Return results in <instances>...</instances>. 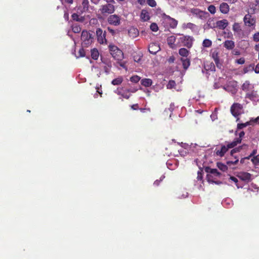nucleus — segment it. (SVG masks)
Returning a JSON list of instances; mask_svg holds the SVG:
<instances>
[{
    "mask_svg": "<svg viewBox=\"0 0 259 259\" xmlns=\"http://www.w3.org/2000/svg\"><path fill=\"white\" fill-rule=\"evenodd\" d=\"M110 53L115 60L122 61L123 58V53L117 47L110 45L109 46Z\"/></svg>",
    "mask_w": 259,
    "mask_h": 259,
    "instance_id": "7ed1b4c3",
    "label": "nucleus"
},
{
    "mask_svg": "<svg viewBox=\"0 0 259 259\" xmlns=\"http://www.w3.org/2000/svg\"><path fill=\"white\" fill-rule=\"evenodd\" d=\"M235 147V143H228L226 145H222L220 149L216 148L214 152L215 155L221 157H223L229 149Z\"/></svg>",
    "mask_w": 259,
    "mask_h": 259,
    "instance_id": "20e7f679",
    "label": "nucleus"
},
{
    "mask_svg": "<svg viewBox=\"0 0 259 259\" xmlns=\"http://www.w3.org/2000/svg\"><path fill=\"white\" fill-rule=\"evenodd\" d=\"M96 89L97 90V92H98L100 95V97H102V90L100 89V88L98 87H97L96 88Z\"/></svg>",
    "mask_w": 259,
    "mask_h": 259,
    "instance_id": "bf43d9fd",
    "label": "nucleus"
},
{
    "mask_svg": "<svg viewBox=\"0 0 259 259\" xmlns=\"http://www.w3.org/2000/svg\"><path fill=\"white\" fill-rule=\"evenodd\" d=\"M117 63L119 64V65L120 66H121L123 68L125 69V70H127V66H126V62H125V61L121 62V61H118Z\"/></svg>",
    "mask_w": 259,
    "mask_h": 259,
    "instance_id": "a18cd8bd",
    "label": "nucleus"
},
{
    "mask_svg": "<svg viewBox=\"0 0 259 259\" xmlns=\"http://www.w3.org/2000/svg\"><path fill=\"white\" fill-rule=\"evenodd\" d=\"M246 97L251 100H254L257 98V94L256 92L252 91L251 93H247Z\"/></svg>",
    "mask_w": 259,
    "mask_h": 259,
    "instance_id": "cd10ccee",
    "label": "nucleus"
},
{
    "mask_svg": "<svg viewBox=\"0 0 259 259\" xmlns=\"http://www.w3.org/2000/svg\"><path fill=\"white\" fill-rule=\"evenodd\" d=\"M247 146V145L246 144H243L241 146H240L238 147H236L234 149H233L231 152H230V155L231 156H234L233 155L234 153H237V152H239L241 151V150L242 149V148L244 147H246Z\"/></svg>",
    "mask_w": 259,
    "mask_h": 259,
    "instance_id": "b1692460",
    "label": "nucleus"
},
{
    "mask_svg": "<svg viewBox=\"0 0 259 259\" xmlns=\"http://www.w3.org/2000/svg\"><path fill=\"white\" fill-rule=\"evenodd\" d=\"M195 26V25L193 23H188L187 24H186V27L187 28H189L190 29H193L194 28V27Z\"/></svg>",
    "mask_w": 259,
    "mask_h": 259,
    "instance_id": "6e6d98bb",
    "label": "nucleus"
},
{
    "mask_svg": "<svg viewBox=\"0 0 259 259\" xmlns=\"http://www.w3.org/2000/svg\"><path fill=\"white\" fill-rule=\"evenodd\" d=\"M202 170H199L197 172V180H201L202 179Z\"/></svg>",
    "mask_w": 259,
    "mask_h": 259,
    "instance_id": "864d4df0",
    "label": "nucleus"
},
{
    "mask_svg": "<svg viewBox=\"0 0 259 259\" xmlns=\"http://www.w3.org/2000/svg\"><path fill=\"white\" fill-rule=\"evenodd\" d=\"M208 11L211 14H214L216 12V8L214 5H210L207 8Z\"/></svg>",
    "mask_w": 259,
    "mask_h": 259,
    "instance_id": "ea45409f",
    "label": "nucleus"
},
{
    "mask_svg": "<svg viewBox=\"0 0 259 259\" xmlns=\"http://www.w3.org/2000/svg\"><path fill=\"white\" fill-rule=\"evenodd\" d=\"M123 81V78L122 77H118L114 79L112 81V84L113 85H119Z\"/></svg>",
    "mask_w": 259,
    "mask_h": 259,
    "instance_id": "7c9ffc66",
    "label": "nucleus"
},
{
    "mask_svg": "<svg viewBox=\"0 0 259 259\" xmlns=\"http://www.w3.org/2000/svg\"><path fill=\"white\" fill-rule=\"evenodd\" d=\"M131 107L133 110H138L139 109L138 104H135L132 105H131Z\"/></svg>",
    "mask_w": 259,
    "mask_h": 259,
    "instance_id": "4d7b16f0",
    "label": "nucleus"
},
{
    "mask_svg": "<svg viewBox=\"0 0 259 259\" xmlns=\"http://www.w3.org/2000/svg\"><path fill=\"white\" fill-rule=\"evenodd\" d=\"M100 11L103 15L111 14L115 11V7L112 4H106L101 6Z\"/></svg>",
    "mask_w": 259,
    "mask_h": 259,
    "instance_id": "6e6552de",
    "label": "nucleus"
},
{
    "mask_svg": "<svg viewBox=\"0 0 259 259\" xmlns=\"http://www.w3.org/2000/svg\"><path fill=\"white\" fill-rule=\"evenodd\" d=\"M140 18L143 21H147L150 19V17L147 10L145 9L142 10Z\"/></svg>",
    "mask_w": 259,
    "mask_h": 259,
    "instance_id": "dca6fc26",
    "label": "nucleus"
},
{
    "mask_svg": "<svg viewBox=\"0 0 259 259\" xmlns=\"http://www.w3.org/2000/svg\"><path fill=\"white\" fill-rule=\"evenodd\" d=\"M245 133L243 131L241 132L239 134V137L235 139L232 143H235V146H236L238 144H240L242 141V138L244 136Z\"/></svg>",
    "mask_w": 259,
    "mask_h": 259,
    "instance_id": "4be33fe9",
    "label": "nucleus"
},
{
    "mask_svg": "<svg viewBox=\"0 0 259 259\" xmlns=\"http://www.w3.org/2000/svg\"><path fill=\"white\" fill-rule=\"evenodd\" d=\"M177 38L176 36L171 35L167 38V41L168 44L172 48V45H175V42L176 41Z\"/></svg>",
    "mask_w": 259,
    "mask_h": 259,
    "instance_id": "a878e982",
    "label": "nucleus"
},
{
    "mask_svg": "<svg viewBox=\"0 0 259 259\" xmlns=\"http://www.w3.org/2000/svg\"><path fill=\"white\" fill-rule=\"evenodd\" d=\"M234 160H232L228 161L227 162V165H228L229 166H231L232 164H233V165L236 164L238 162L239 159H238V157L235 156H234Z\"/></svg>",
    "mask_w": 259,
    "mask_h": 259,
    "instance_id": "4c0bfd02",
    "label": "nucleus"
},
{
    "mask_svg": "<svg viewBox=\"0 0 259 259\" xmlns=\"http://www.w3.org/2000/svg\"><path fill=\"white\" fill-rule=\"evenodd\" d=\"M204 68L206 71H215V67L213 62H207L204 64Z\"/></svg>",
    "mask_w": 259,
    "mask_h": 259,
    "instance_id": "6ab92c4d",
    "label": "nucleus"
},
{
    "mask_svg": "<svg viewBox=\"0 0 259 259\" xmlns=\"http://www.w3.org/2000/svg\"><path fill=\"white\" fill-rule=\"evenodd\" d=\"M217 166L220 170H222L223 171H226L228 169L227 166L221 162H218Z\"/></svg>",
    "mask_w": 259,
    "mask_h": 259,
    "instance_id": "72a5a7b5",
    "label": "nucleus"
},
{
    "mask_svg": "<svg viewBox=\"0 0 259 259\" xmlns=\"http://www.w3.org/2000/svg\"><path fill=\"white\" fill-rule=\"evenodd\" d=\"M250 121H247L244 123H238L237 124V129L238 130H241L244 127H245L247 125H250Z\"/></svg>",
    "mask_w": 259,
    "mask_h": 259,
    "instance_id": "58836bf2",
    "label": "nucleus"
},
{
    "mask_svg": "<svg viewBox=\"0 0 259 259\" xmlns=\"http://www.w3.org/2000/svg\"><path fill=\"white\" fill-rule=\"evenodd\" d=\"M179 53L181 56L187 57L189 54V51L187 49L183 48L179 50Z\"/></svg>",
    "mask_w": 259,
    "mask_h": 259,
    "instance_id": "bb28decb",
    "label": "nucleus"
},
{
    "mask_svg": "<svg viewBox=\"0 0 259 259\" xmlns=\"http://www.w3.org/2000/svg\"><path fill=\"white\" fill-rule=\"evenodd\" d=\"M108 31L111 33L113 35H114L115 34V30L112 28H111L110 27H108L107 28Z\"/></svg>",
    "mask_w": 259,
    "mask_h": 259,
    "instance_id": "e2e57ef3",
    "label": "nucleus"
},
{
    "mask_svg": "<svg viewBox=\"0 0 259 259\" xmlns=\"http://www.w3.org/2000/svg\"><path fill=\"white\" fill-rule=\"evenodd\" d=\"M138 3L141 5H143L145 3L146 0H137Z\"/></svg>",
    "mask_w": 259,
    "mask_h": 259,
    "instance_id": "69168bd1",
    "label": "nucleus"
},
{
    "mask_svg": "<svg viewBox=\"0 0 259 259\" xmlns=\"http://www.w3.org/2000/svg\"><path fill=\"white\" fill-rule=\"evenodd\" d=\"M150 27L151 30L154 32H156L158 30V27L155 23H152L150 25Z\"/></svg>",
    "mask_w": 259,
    "mask_h": 259,
    "instance_id": "37998d69",
    "label": "nucleus"
},
{
    "mask_svg": "<svg viewBox=\"0 0 259 259\" xmlns=\"http://www.w3.org/2000/svg\"><path fill=\"white\" fill-rule=\"evenodd\" d=\"M163 23L166 25L167 27L171 28H175L178 25V21L170 17L169 16L164 14L162 16Z\"/></svg>",
    "mask_w": 259,
    "mask_h": 259,
    "instance_id": "39448f33",
    "label": "nucleus"
},
{
    "mask_svg": "<svg viewBox=\"0 0 259 259\" xmlns=\"http://www.w3.org/2000/svg\"><path fill=\"white\" fill-rule=\"evenodd\" d=\"M233 30L235 32H239L241 31L240 26L239 23H235L233 25Z\"/></svg>",
    "mask_w": 259,
    "mask_h": 259,
    "instance_id": "a19ab883",
    "label": "nucleus"
},
{
    "mask_svg": "<svg viewBox=\"0 0 259 259\" xmlns=\"http://www.w3.org/2000/svg\"><path fill=\"white\" fill-rule=\"evenodd\" d=\"M229 23L227 20L223 19L219 20L215 22V28H218L220 29H225L228 25Z\"/></svg>",
    "mask_w": 259,
    "mask_h": 259,
    "instance_id": "ddd939ff",
    "label": "nucleus"
},
{
    "mask_svg": "<svg viewBox=\"0 0 259 259\" xmlns=\"http://www.w3.org/2000/svg\"><path fill=\"white\" fill-rule=\"evenodd\" d=\"M257 151L256 150H253L251 153L250 154V156H254V155L256 154Z\"/></svg>",
    "mask_w": 259,
    "mask_h": 259,
    "instance_id": "774afa93",
    "label": "nucleus"
},
{
    "mask_svg": "<svg viewBox=\"0 0 259 259\" xmlns=\"http://www.w3.org/2000/svg\"><path fill=\"white\" fill-rule=\"evenodd\" d=\"M250 177V175L249 173H245L244 174L243 180H249Z\"/></svg>",
    "mask_w": 259,
    "mask_h": 259,
    "instance_id": "13d9d810",
    "label": "nucleus"
},
{
    "mask_svg": "<svg viewBox=\"0 0 259 259\" xmlns=\"http://www.w3.org/2000/svg\"><path fill=\"white\" fill-rule=\"evenodd\" d=\"M81 28L79 25L75 24L72 26V30L74 33H78L81 31Z\"/></svg>",
    "mask_w": 259,
    "mask_h": 259,
    "instance_id": "c756f323",
    "label": "nucleus"
},
{
    "mask_svg": "<svg viewBox=\"0 0 259 259\" xmlns=\"http://www.w3.org/2000/svg\"><path fill=\"white\" fill-rule=\"evenodd\" d=\"M230 180H231V181H232L233 182H234L235 183H236V186L238 188H239V186H238V185L237 184V182H238V179L235 177H233V176H231L230 177Z\"/></svg>",
    "mask_w": 259,
    "mask_h": 259,
    "instance_id": "5fc2aeb1",
    "label": "nucleus"
},
{
    "mask_svg": "<svg viewBox=\"0 0 259 259\" xmlns=\"http://www.w3.org/2000/svg\"><path fill=\"white\" fill-rule=\"evenodd\" d=\"M253 40L255 42L259 41V32L254 34L253 36Z\"/></svg>",
    "mask_w": 259,
    "mask_h": 259,
    "instance_id": "3c124183",
    "label": "nucleus"
},
{
    "mask_svg": "<svg viewBox=\"0 0 259 259\" xmlns=\"http://www.w3.org/2000/svg\"><path fill=\"white\" fill-rule=\"evenodd\" d=\"M81 40L82 47H88L93 42L94 37L93 34L87 30H83L81 32Z\"/></svg>",
    "mask_w": 259,
    "mask_h": 259,
    "instance_id": "f03ea898",
    "label": "nucleus"
},
{
    "mask_svg": "<svg viewBox=\"0 0 259 259\" xmlns=\"http://www.w3.org/2000/svg\"><path fill=\"white\" fill-rule=\"evenodd\" d=\"M140 79V77L137 75H135L131 78V81L135 83L138 82Z\"/></svg>",
    "mask_w": 259,
    "mask_h": 259,
    "instance_id": "c03bdc74",
    "label": "nucleus"
},
{
    "mask_svg": "<svg viewBox=\"0 0 259 259\" xmlns=\"http://www.w3.org/2000/svg\"><path fill=\"white\" fill-rule=\"evenodd\" d=\"M106 32H103L102 30L100 28H98L96 30V35L97 37V40L100 44H103L104 43L107 44V39H106Z\"/></svg>",
    "mask_w": 259,
    "mask_h": 259,
    "instance_id": "9d476101",
    "label": "nucleus"
},
{
    "mask_svg": "<svg viewBox=\"0 0 259 259\" xmlns=\"http://www.w3.org/2000/svg\"><path fill=\"white\" fill-rule=\"evenodd\" d=\"M251 161L254 164L257 165L259 163V158L257 156H253L251 159Z\"/></svg>",
    "mask_w": 259,
    "mask_h": 259,
    "instance_id": "09e8293b",
    "label": "nucleus"
},
{
    "mask_svg": "<svg viewBox=\"0 0 259 259\" xmlns=\"http://www.w3.org/2000/svg\"><path fill=\"white\" fill-rule=\"evenodd\" d=\"M254 71L256 73H259V63L256 65L255 68H254Z\"/></svg>",
    "mask_w": 259,
    "mask_h": 259,
    "instance_id": "052dcab7",
    "label": "nucleus"
},
{
    "mask_svg": "<svg viewBox=\"0 0 259 259\" xmlns=\"http://www.w3.org/2000/svg\"><path fill=\"white\" fill-rule=\"evenodd\" d=\"M107 4H115V1L114 0H105Z\"/></svg>",
    "mask_w": 259,
    "mask_h": 259,
    "instance_id": "338daca9",
    "label": "nucleus"
},
{
    "mask_svg": "<svg viewBox=\"0 0 259 259\" xmlns=\"http://www.w3.org/2000/svg\"><path fill=\"white\" fill-rule=\"evenodd\" d=\"M147 4L151 7H155L156 6V3L155 0H147Z\"/></svg>",
    "mask_w": 259,
    "mask_h": 259,
    "instance_id": "49530a36",
    "label": "nucleus"
},
{
    "mask_svg": "<svg viewBox=\"0 0 259 259\" xmlns=\"http://www.w3.org/2000/svg\"><path fill=\"white\" fill-rule=\"evenodd\" d=\"M162 181V179L160 180H157L154 182V185L158 186L159 185L160 182Z\"/></svg>",
    "mask_w": 259,
    "mask_h": 259,
    "instance_id": "0e129e2a",
    "label": "nucleus"
},
{
    "mask_svg": "<svg viewBox=\"0 0 259 259\" xmlns=\"http://www.w3.org/2000/svg\"><path fill=\"white\" fill-rule=\"evenodd\" d=\"M181 60L182 62V65H183V68L185 70L187 69L190 65V59L188 58H182L181 59Z\"/></svg>",
    "mask_w": 259,
    "mask_h": 259,
    "instance_id": "aec40b11",
    "label": "nucleus"
},
{
    "mask_svg": "<svg viewBox=\"0 0 259 259\" xmlns=\"http://www.w3.org/2000/svg\"><path fill=\"white\" fill-rule=\"evenodd\" d=\"M128 33L131 37L134 38L139 35V31L138 29L132 27L128 30Z\"/></svg>",
    "mask_w": 259,
    "mask_h": 259,
    "instance_id": "a211bd4d",
    "label": "nucleus"
},
{
    "mask_svg": "<svg viewBox=\"0 0 259 259\" xmlns=\"http://www.w3.org/2000/svg\"><path fill=\"white\" fill-rule=\"evenodd\" d=\"M181 37L177 38V46H184L188 48H191L193 45L194 38L189 35H180Z\"/></svg>",
    "mask_w": 259,
    "mask_h": 259,
    "instance_id": "f257e3e1",
    "label": "nucleus"
},
{
    "mask_svg": "<svg viewBox=\"0 0 259 259\" xmlns=\"http://www.w3.org/2000/svg\"><path fill=\"white\" fill-rule=\"evenodd\" d=\"M79 56L80 57H84L85 55V53L83 48H81L79 49L78 51Z\"/></svg>",
    "mask_w": 259,
    "mask_h": 259,
    "instance_id": "8fccbe9b",
    "label": "nucleus"
},
{
    "mask_svg": "<svg viewBox=\"0 0 259 259\" xmlns=\"http://www.w3.org/2000/svg\"><path fill=\"white\" fill-rule=\"evenodd\" d=\"M250 84L249 81H245V82L242 85V89L243 91H247L249 90Z\"/></svg>",
    "mask_w": 259,
    "mask_h": 259,
    "instance_id": "f704fd0d",
    "label": "nucleus"
},
{
    "mask_svg": "<svg viewBox=\"0 0 259 259\" xmlns=\"http://www.w3.org/2000/svg\"><path fill=\"white\" fill-rule=\"evenodd\" d=\"M190 12L193 15H195L201 20H206L209 16L208 13L201 11L197 8L191 9Z\"/></svg>",
    "mask_w": 259,
    "mask_h": 259,
    "instance_id": "0eeeda50",
    "label": "nucleus"
},
{
    "mask_svg": "<svg viewBox=\"0 0 259 259\" xmlns=\"http://www.w3.org/2000/svg\"><path fill=\"white\" fill-rule=\"evenodd\" d=\"M139 109H140L141 112H142L143 113L145 112L146 111H147L149 112H150V111H151L150 108H139Z\"/></svg>",
    "mask_w": 259,
    "mask_h": 259,
    "instance_id": "680f3d73",
    "label": "nucleus"
},
{
    "mask_svg": "<svg viewBox=\"0 0 259 259\" xmlns=\"http://www.w3.org/2000/svg\"><path fill=\"white\" fill-rule=\"evenodd\" d=\"M254 70V64H250L243 69V73H246L250 71Z\"/></svg>",
    "mask_w": 259,
    "mask_h": 259,
    "instance_id": "c9c22d12",
    "label": "nucleus"
},
{
    "mask_svg": "<svg viewBox=\"0 0 259 259\" xmlns=\"http://www.w3.org/2000/svg\"><path fill=\"white\" fill-rule=\"evenodd\" d=\"M215 23L214 22V20L212 18H209L207 21L206 24L205 25L206 28H215Z\"/></svg>",
    "mask_w": 259,
    "mask_h": 259,
    "instance_id": "412c9836",
    "label": "nucleus"
},
{
    "mask_svg": "<svg viewBox=\"0 0 259 259\" xmlns=\"http://www.w3.org/2000/svg\"><path fill=\"white\" fill-rule=\"evenodd\" d=\"M219 9L222 13L227 14L229 12L230 7L227 3L223 2L220 4Z\"/></svg>",
    "mask_w": 259,
    "mask_h": 259,
    "instance_id": "4468645a",
    "label": "nucleus"
},
{
    "mask_svg": "<svg viewBox=\"0 0 259 259\" xmlns=\"http://www.w3.org/2000/svg\"><path fill=\"white\" fill-rule=\"evenodd\" d=\"M235 42L231 40H226L223 42V46L227 50H232L235 47Z\"/></svg>",
    "mask_w": 259,
    "mask_h": 259,
    "instance_id": "2eb2a0df",
    "label": "nucleus"
},
{
    "mask_svg": "<svg viewBox=\"0 0 259 259\" xmlns=\"http://www.w3.org/2000/svg\"><path fill=\"white\" fill-rule=\"evenodd\" d=\"M205 171L207 173H210L211 174H213L215 176H220L221 174L218 170L217 169L215 168H211L208 166L205 167Z\"/></svg>",
    "mask_w": 259,
    "mask_h": 259,
    "instance_id": "f3484780",
    "label": "nucleus"
},
{
    "mask_svg": "<svg viewBox=\"0 0 259 259\" xmlns=\"http://www.w3.org/2000/svg\"><path fill=\"white\" fill-rule=\"evenodd\" d=\"M202 45L204 47L208 48L211 46L212 42L208 39H205L203 41Z\"/></svg>",
    "mask_w": 259,
    "mask_h": 259,
    "instance_id": "e433bc0d",
    "label": "nucleus"
},
{
    "mask_svg": "<svg viewBox=\"0 0 259 259\" xmlns=\"http://www.w3.org/2000/svg\"><path fill=\"white\" fill-rule=\"evenodd\" d=\"M107 22L110 25L118 26L121 23V18L116 14L111 15L108 17Z\"/></svg>",
    "mask_w": 259,
    "mask_h": 259,
    "instance_id": "1a4fd4ad",
    "label": "nucleus"
},
{
    "mask_svg": "<svg viewBox=\"0 0 259 259\" xmlns=\"http://www.w3.org/2000/svg\"><path fill=\"white\" fill-rule=\"evenodd\" d=\"M149 52L150 54L155 55L160 50L159 46L156 43H151L149 46Z\"/></svg>",
    "mask_w": 259,
    "mask_h": 259,
    "instance_id": "f8f14e48",
    "label": "nucleus"
},
{
    "mask_svg": "<svg viewBox=\"0 0 259 259\" xmlns=\"http://www.w3.org/2000/svg\"><path fill=\"white\" fill-rule=\"evenodd\" d=\"M72 19L76 21L83 22L84 18L82 17H79V15L76 13H73L71 15Z\"/></svg>",
    "mask_w": 259,
    "mask_h": 259,
    "instance_id": "c85d7f7f",
    "label": "nucleus"
},
{
    "mask_svg": "<svg viewBox=\"0 0 259 259\" xmlns=\"http://www.w3.org/2000/svg\"><path fill=\"white\" fill-rule=\"evenodd\" d=\"M141 84L145 87H149L152 85V81L150 78H144L141 80Z\"/></svg>",
    "mask_w": 259,
    "mask_h": 259,
    "instance_id": "5701e85b",
    "label": "nucleus"
},
{
    "mask_svg": "<svg viewBox=\"0 0 259 259\" xmlns=\"http://www.w3.org/2000/svg\"><path fill=\"white\" fill-rule=\"evenodd\" d=\"M243 106L238 103H234L231 107L230 111L232 114L235 117L243 113Z\"/></svg>",
    "mask_w": 259,
    "mask_h": 259,
    "instance_id": "423d86ee",
    "label": "nucleus"
},
{
    "mask_svg": "<svg viewBox=\"0 0 259 259\" xmlns=\"http://www.w3.org/2000/svg\"><path fill=\"white\" fill-rule=\"evenodd\" d=\"M176 85V82L174 80H171L169 81V82L167 85V89H171L175 88Z\"/></svg>",
    "mask_w": 259,
    "mask_h": 259,
    "instance_id": "79ce46f5",
    "label": "nucleus"
},
{
    "mask_svg": "<svg viewBox=\"0 0 259 259\" xmlns=\"http://www.w3.org/2000/svg\"><path fill=\"white\" fill-rule=\"evenodd\" d=\"M99 55V53L97 49L94 48L91 50V57L92 59L95 60H97L98 59Z\"/></svg>",
    "mask_w": 259,
    "mask_h": 259,
    "instance_id": "393cba45",
    "label": "nucleus"
},
{
    "mask_svg": "<svg viewBox=\"0 0 259 259\" xmlns=\"http://www.w3.org/2000/svg\"><path fill=\"white\" fill-rule=\"evenodd\" d=\"M115 93H116L117 94L120 95L122 98H125L126 99H128L130 98L131 95L128 94L127 93H121L120 91H119L118 89L115 91Z\"/></svg>",
    "mask_w": 259,
    "mask_h": 259,
    "instance_id": "2f4dec72",
    "label": "nucleus"
},
{
    "mask_svg": "<svg viewBox=\"0 0 259 259\" xmlns=\"http://www.w3.org/2000/svg\"><path fill=\"white\" fill-rule=\"evenodd\" d=\"M245 62V60L244 58H241L236 60V62L238 64H244Z\"/></svg>",
    "mask_w": 259,
    "mask_h": 259,
    "instance_id": "603ef678",
    "label": "nucleus"
},
{
    "mask_svg": "<svg viewBox=\"0 0 259 259\" xmlns=\"http://www.w3.org/2000/svg\"><path fill=\"white\" fill-rule=\"evenodd\" d=\"M245 24L246 26L251 27L254 26L255 24V19L249 14H246L243 19Z\"/></svg>",
    "mask_w": 259,
    "mask_h": 259,
    "instance_id": "9b49d317",
    "label": "nucleus"
},
{
    "mask_svg": "<svg viewBox=\"0 0 259 259\" xmlns=\"http://www.w3.org/2000/svg\"><path fill=\"white\" fill-rule=\"evenodd\" d=\"M211 175H207V180H208V182H212V183H214L216 184H220L222 183L220 181H214L212 179H211Z\"/></svg>",
    "mask_w": 259,
    "mask_h": 259,
    "instance_id": "de8ad7c7",
    "label": "nucleus"
},
{
    "mask_svg": "<svg viewBox=\"0 0 259 259\" xmlns=\"http://www.w3.org/2000/svg\"><path fill=\"white\" fill-rule=\"evenodd\" d=\"M82 5L83 7V11L84 12L88 11L89 7V2L88 0H82Z\"/></svg>",
    "mask_w": 259,
    "mask_h": 259,
    "instance_id": "473e14b6",
    "label": "nucleus"
}]
</instances>
